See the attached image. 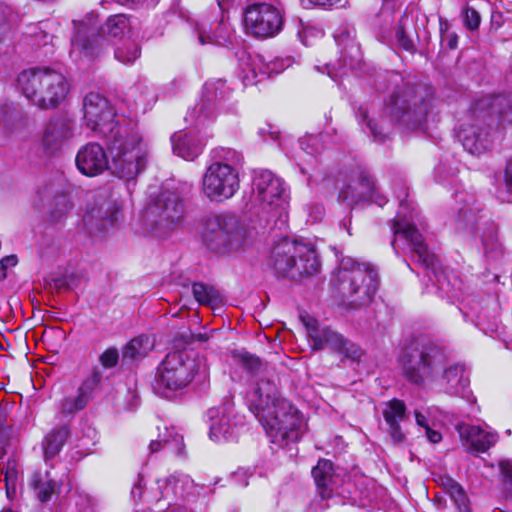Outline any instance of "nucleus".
<instances>
[{
    "label": "nucleus",
    "instance_id": "obj_1",
    "mask_svg": "<svg viewBox=\"0 0 512 512\" xmlns=\"http://www.w3.org/2000/svg\"><path fill=\"white\" fill-rule=\"evenodd\" d=\"M84 122L92 131L102 135L112 156L111 171L130 185L142 173L149 161L150 148L137 125L116 119L108 100L98 93H89L83 102Z\"/></svg>",
    "mask_w": 512,
    "mask_h": 512
},
{
    "label": "nucleus",
    "instance_id": "obj_2",
    "mask_svg": "<svg viewBox=\"0 0 512 512\" xmlns=\"http://www.w3.org/2000/svg\"><path fill=\"white\" fill-rule=\"evenodd\" d=\"M402 375L415 385L438 383L451 396L468 398L469 379L464 366L450 362L443 347L426 342L404 352L399 358Z\"/></svg>",
    "mask_w": 512,
    "mask_h": 512
},
{
    "label": "nucleus",
    "instance_id": "obj_3",
    "mask_svg": "<svg viewBox=\"0 0 512 512\" xmlns=\"http://www.w3.org/2000/svg\"><path fill=\"white\" fill-rule=\"evenodd\" d=\"M402 194L404 198L400 200L399 210L391 227L394 235L391 242L393 250L398 254L399 250L403 249V243L406 244L417 262L431 271L433 278L430 275L429 278L435 282L437 288L448 298H459L461 281L455 275H450L442 269L438 257L428 249L422 234L414 223L416 213L414 207L410 208L408 194L406 191H403Z\"/></svg>",
    "mask_w": 512,
    "mask_h": 512
},
{
    "label": "nucleus",
    "instance_id": "obj_4",
    "mask_svg": "<svg viewBox=\"0 0 512 512\" xmlns=\"http://www.w3.org/2000/svg\"><path fill=\"white\" fill-rule=\"evenodd\" d=\"M512 125V97L497 95L481 99L458 133L463 148L471 155L490 151L500 132Z\"/></svg>",
    "mask_w": 512,
    "mask_h": 512
},
{
    "label": "nucleus",
    "instance_id": "obj_5",
    "mask_svg": "<svg viewBox=\"0 0 512 512\" xmlns=\"http://www.w3.org/2000/svg\"><path fill=\"white\" fill-rule=\"evenodd\" d=\"M331 284L345 304L364 306L372 301L378 290V273L370 264L347 256L340 260Z\"/></svg>",
    "mask_w": 512,
    "mask_h": 512
},
{
    "label": "nucleus",
    "instance_id": "obj_6",
    "mask_svg": "<svg viewBox=\"0 0 512 512\" xmlns=\"http://www.w3.org/2000/svg\"><path fill=\"white\" fill-rule=\"evenodd\" d=\"M434 101L432 86L403 83L394 88L386 102V112L400 127L415 130L426 121Z\"/></svg>",
    "mask_w": 512,
    "mask_h": 512
},
{
    "label": "nucleus",
    "instance_id": "obj_7",
    "mask_svg": "<svg viewBox=\"0 0 512 512\" xmlns=\"http://www.w3.org/2000/svg\"><path fill=\"white\" fill-rule=\"evenodd\" d=\"M196 375L203 379L208 375L203 357H194L185 350L168 353L158 367L154 391L162 397L171 398L176 392L184 390Z\"/></svg>",
    "mask_w": 512,
    "mask_h": 512
},
{
    "label": "nucleus",
    "instance_id": "obj_8",
    "mask_svg": "<svg viewBox=\"0 0 512 512\" xmlns=\"http://www.w3.org/2000/svg\"><path fill=\"white\" fill-rule=\"evenodd\" d=\"M74 25L76 32L71 39V55L87 60H93L106 51L108 44L104 34L119 38L130 29L129 18L124 14L110 16L100 28L94 15H89L79 23L74 21Z\"/></svg>",
    "mask_w": 512,
    "mask_h": 512
},
{
    "label": "nucleus",
    "instance_id": "obj_9",
    "mask_svg": "<svg viewBox=\"0 0 512 512\" xmlns=\"http://www.w3.org/2000/svg\"><path fill=\"white\" fill-rule=\"evenodd\" d=\"M23 95L34 105L55 108L66 98L69 84L65 76L48 67H33L23 70L17 78Z\"/></svg>",
    "mask_w": 512,
    "mask_h": 512
},
{
    "label": "nucleus",
    "instance_id": "obj_10",
    "mask_svg": "<svg viewBox=\"0 0 512 512\" xmlns=\"http://www.w3.org/2000/svg\"><path fill=\"white\" fill-rule=\"evenodd\" d=\"M271 265L279 277L292 280L318 272L320 263L311 244L283 238L272 251Z\"/></svg>",
    "mask_w": 512,
    "mask_h": 512
},
{
    "label": "nucleus",
    "instance_id": "obj_11",
    "mask_svg": "<svg viewBox=\"0 0 512 512\" xmlns=\"http://www.w3.org/2000/svg\"><path fill=\"white\" fill-rule=\"evenodd\" d=\"M202 240L215 253L231 254L242 248L244 235L234 217L211 214L203 221Z\"/></svg>",
    "mask_w": 512,
    "mask_h": 512
},
{
    "label": "nucleus",
    "instance_id": "obj_12",
    "mask_svg": "<svg viewBox=\"0 0 512 512\" xmlns=\"http://www.w3.org/2000/svg\"><path fill=\"white\" fill-rule=\"evenodd\" d=\"M480 210L472 197L470 200L463 198V205L457 209L456 229L479 232L486 260L498 263L503 258V250L497 239V228L488 221L481 223Z\"/></svg>",
    "mask_w": 512,
    "mask_h": 512
},
{
    "label": "nucleus",
    "instance_id": "obj_13",
    "mask_svg": "<svg viewBox=\"0 0 512 512\" xmlns=\"http://www.w3.org/2000/svg\"><path fill=\"white\" fill-rule=\"evenodd\" d=\"M182 200L175 192L164 191L143 212L142 221L153 234L162 237L183 218Z\"/></svg>",
    "mask_w": 512,
    "mask_h": 512
},
{
    "label": "nucleus",
    "instance_id": "obj_14",
    "mask_svg": "<svg viewBox=\"0 0 512 512\" xmlns=\"http://www.w3.org/2000/svg\"><path fill=\"white\" fill-rule=\"evenodd\" d=\"M334 40L339 48L340 59L337 63H326L323 69L334 81L347 75L349 70H354L362 60L360 46L355 41V28L350 24L339 25L334 33Z\"/></svg>",
    "mask_w": 512,
    "mask_h": 512
},
{
    "label": "nucleus",
    "instance_id": "obj_15",
    "mask_svg": "<svg viewBox=\"0 0 512 512\" xmlns=\"http://www.w3.org/2000/svg\"><path fill=\"white\" fill-rule=\"evenodd\" d=\"M287 190L284 181L269 170L255 171L252 180V201L267 213L284 209Z\"/></svg>",
    "mask_w": 512,
    "mask_h": 512
},
{
    "label": "nucleus",
    "instance_id": "obj_16",
    "mask_svg": "<svg viewBox=\"0 0 512 512\" xmlns=\"http://www.w3.org/2000/svg\"><path fill=\"white\" fill-rule=\"evenodd\" d=\"M240 186L237 168L226 164H210L202 177V192L215 202H222L235 195Z\"/></svg>",
    "mask_w": 512,
    "mask_h": 512
},
{
    "label": "nucleus",
    "instance_id": "obj_17",
    "mask_svg": "<svg viewBox=\"0 0 512 512\" xmlns=\"http://www.w3.org/2000/svg\"><path fill=\"white\" fill-rule=\"evenodd\" d=\"M233 89L223 79L205 82L200 100L188 111L191 123L204 124L212 119L220 107L230 99Z\"/></svg>",
    "mask_w": 512,
    "mask_h": 512
},
{
    "label": "nucleus",
    "instance_id": "obj_18",
    "mask_svg": "<svg viewBox=\"0 0 512 512\" xmlns=\"http://www.w3.org/2000/svg\"><path fill=\"white\" fill-rule=\"evenodd\" d=\"M244 26L256 38L274 37L282 30L283 15L271 4L254 3L245 9Z\"/></svg>",
    "mask_w": 512,
    "mask_h": 512
},
{
    "label": "nucleus",
    "instance_id": "obj_19",
    "mask_svg": "<svg viewBox=\"0 0 512 512\" xmlns=\"http://www.w3.org/2000/svg\"><path fill=\"white\" fill-rule=\"evenodd\" d=\"M313 350H321L326 347L340 355H344L353 361H359L362 349L355 343L344 338L341 334L328 327H319L317 322L310 318L304 322Z\"/></svg>",
    "mask_w": 512,
    "mask_h": 512
},
{
    "label": "nucleus",
    "instance_id": "obj_20",
    "mask_svg": "<svg viewBox=\"0 0 512 512\" xmlns=\"http://www.w3.org/2000/svg\"><path fill=\"white\" fill-rule=\"evenodd\" d=\"M239 76L244 85H256L273 74H278L292 64L290 58L276 59L265 62L259 54H251L245 50L237 53Z\"/></svg>",
    "mask_w": 512,
    "mask_h": 512
},
{
    "label": "nucleus",
    "instance_id": "obj_21",
    "mask_svg": "<svg viewBox=\"0 0 512 512\" xmlns=\"http://www.w3.org/2000/svg\"><path fill=\"white\" fill-rule=\"evenodd\" d=\"M209 437L217 443L231 442L238 438L242 422L229 405L213 407L207 412Z\"/></svg>",
    "mask_w": 512,
    "mask_h": 512
},
{
    "label": "nucleus",
    "instance_id": "obj_22",
    "mask_svg": "<svg viewBox=\"0 0 512 512\" xmlns=\"http://www.w3.org/2000/svg\"><path fill=\"white\" fill-rule=\"evenodd\" d=\"M75 163L77 169L89 177L98 176L110 168L105 149L96 142H89L80 147Z\"/></svg>",
    "mask_w": 512,
    "mask_h": 512
},
{
    "label": "nucleus",
    "instance_id": "obj_23",
    "mask_svg": "<svg viewBox=\"0 0 512 512\" xmlns=\"http://www.w3.org/2000/svg\"><path fill=\"white\" fill-rule=\"evenodd\" d=\"M74 126L75 123L65 115L52 117L47 123L42 136L45 150L50 153L59 150L64 143L73 137Z\"/></svg>",
    "mask_w": 512,
    "mask_h": 512
},
{
    "label": "nucleus",
    "instance_id": "obj_24",
    "mask_svg": "<svg viewBox=\"0 0 512 512\" xmlns=\"http://www.w3.org/2000/svg\"><path fill=\"white\" fill-rule=\"evenodd\" d=\"M374 189L371 176L365 170H358L354 172L350 182L341 189L338 198L348 206H352L370 199Z\"/></svg>",
    "mask_w": 512,
    "mask_h": 512
},
{
    "label": "nucleus",
    "instance_id": "obj_25",
    "mask_svg": "<svg viewBox=\"0 0 512 512\" xmlns=\"http://www.w3.org/2000/svg\"><path fill=\"white\" fill-rule=\"evenodd\" d=\"M305 428L304 418L297 409L287 418H281L279 425L268 434V437L272 443L284 448L290 443L297 442L304 433Z\"/></svg>",
    "mask_w": 512,
    "mask_h": 512
},
{
    "label": "nucleus",
    "instance_id": "obj_26",
    "mask_svg": "<svg viewBox=\"0 0 512 512\" xmlns=\"http://www.w3.org/2000/svg\"><path fill=\"white\" fill-rule=\"evenodd\" d=\"M161 498L168 500V505L190 495L194 489V481L184 473H174L157 481Z\"/></svg>",
    "mask_w": 512,
    "mask_h": 512
},
{
    "label": "nucleus",
    "instance_id": "obj_27",
    "mask_svg": "<svg viewBox=\"0 0 512 512\" xmlns=\"http://www.w3.org/2000/svg\"><path fill=\"white\" fill-rule=\"evenodd\" d=\"M296 410L297 408L290 401L281 397L253 413L259 419L268 435L279 425L281 418H287Z\"/></svg>",
    "mask_w": 512,
    "mask_h": 512
},
{
    "label": "nucleus",
    "instance_id": "obj_28",
    "mask_svg": "<svg viewBox=\"0 0 512 512\" xmlns=\"http://www.w3.org/2000/svg\"><path fill=\"white\" fill-rule=\"evenodd\" d=\"M458 432L470 451L485 452L498 441L497 433L486 431L480 426L461 424Z\"/></svg>",
    "mask_w": 512,
    "mask_h": 512
},
{
    "label": "nucleus",
    "instance_id": "obj_29",
    "mask_svg": "<svg viewBox=\"0 0 512 512\" xmlns=\"http://www.w3.org/2000/svg\"><path fill=\"white\" fill-rule=\"evenodd\" d=\"M173 151L185 160H194L205 146V140L195 131H179L171 136Z\"/></svg>",
    "mask_w": 512,
    "mask_h": 512
},
{
    "label": "nucleus",
    "instance_id": "obj_30",
    "mask_svg": "<svg viewBox=\"0 0 512 512\" xmlns=\"http://www.w3.org/2000/svg\"><path fill=\"white\" fill-rule=\"evenodd\" d=\"M198 39L200 44L224 45L230 35V26L223 19L210 23L203 19L197 23Z\"/></svg>",
    "mask_w": 512,
    "mask_h": 512
},
{
    "label": "nucleus",
    "instance_id": "obj_31",
    "mask_svg": "<svg viewBox=\"0 0 512 512\" xmlns=\"http://www.w3.org/2000/svg\"><path fill=\"white\" fill-rule=\"evenodd\" d=\"M383 416L389 426V435L395 444L405 440V434L400 427V421L406 417V405L402 400L392 399L386 404Z\"/></svg>",
    "mask_w": 512,
    "mask_h": 512
},
{
    "label": "nucleus",
    "instance_id": "obj_32",
    "mask_svg": "<svg viewBox=\"0 0 512 512\" xmlns=\"http://www.w3.org/2000/svg\"><path fill=\"white\" fill-rule=\"evenodd\" d=\"M281 397L273 381L261 378L257 382L254 390L249 394V409L251 412H255Z\"/></svg>",
    "mask_w": 512,
    "mask_h": 512
},
{
    "label": "nucleus",
    "instance_id": "obj_33",
    "mask_svg": "<svg viewBox=\"0 0 512 512\" xmlns=\"http://www.w3.org/2000/svg\"><path fill=\"white\" fill-rule=\"evenodd\" d=\"M318 493L322 499H327L332 495L334 484L333 464L327 459H321L312 469Z\"/></svg>",
    "mask_w": 512,
    "mask_h": 512
},
{
    "label": "nucleus",
    "instance_id": "obj_34",
    "mask_svg": "<svg viewBox=\"0 0 512 512\" xmlns=\"http://www.w3.org/2000/svg\"><path fill=\"white\" fill-rule=\"evenodd\" d=\"M164 447L178 456L184 455L183 436L177 433L175 428L166 427L164 433H160L157 440L150 442V454L156 453Z\"/></svg>",
    "mask_w": 512,
    "mask_h": 512
},
{
    "label": "nucleus",
    "instance_id": "obj_35",
    "mask_svg": "<svg viewBox=\"0 0 512 512\" xmlns=\"http://www.w3.org/2000/svg\"><path fill=\"white\" fill-rule=\"evenodd\" d=\"M115 220V213L108 215L107 210H104L102 206L91 208L83 217L84 225L91 234L104 231Z\"/></svg>",
    "mask_w": 512,
    "mask_h": 512
},
{
    "label": "nucleus",
    "instance_id": "obj_36",
    "mask_svg": "<svg viewBox=\"0 0 512 512\" xmlns=\"http://www.w3.org/2000/svg\"><path fill=\"white\" fill-rule=\"evenodd\" d=\"M70 431L66 425L51 430L43 441V450L46 460L53 459L64 446Z\"/></svg>",
    "mask_w": 512,
    "mask_h": 512
},
{
    "label": "nucleus",
    "instance_id": "obj_37",
    "mask_svg": "<svg viewBox=\"0 0 512 512\" xmlns=\"http://www.w3.org/2000/svg\"><path fill=\"white\" fill-rule=\"evenodd\" d=\"M440 481L459 512H470L469 499L461 485L449 476L441 477Z\"/></svg>",
    "mask_w": 512,
    "mask_h": 512
},
{
    "label": "nucleus",
    "instance_id": "obj_38",
    "mask_svg": "<svg viewBox=\"0 0 512 512\" xmlns=\"http://www.w3.org/2000/svg\"><path fill=\"white\" fill-rule=\"evenodd\" d=\"M31 485L37 491V497L41 502L49 501L59 488L49 472L35 473Z\"/></svg>",
    "mask_w": 512,
    "mask_h": 512
},
{
    "label": "nucleus",
    "instance_id": "obj_39",
    "mask_svg": "<svg viewBox=\"0 0 512 512\" xmlns=\"http://www.w3.org/2000/svg\"><path fill=\"white\" fill-rule=\"evenodd\" d=\"M153 347V342L148 336L141 335L132 339L124 346L122 357L124 361H133L144 357Z\"/></svg>",
    "mask_w": 512,
    "mask_h": 512
},
{
    "label": "nucleus",
    "instance_id": "obj_40",
    "mask_svg": "<svg viewBox=\"0 0 512 512\" xmlns=\"http://www.w3.org/2000/svg\"><path fill=\"white\" fill-rule=\"evenodd\" d=\"M130 98L133 99L135 105L145 112L156 102V93L152 87L145 84L138 83L133 86L129 93Z\"/></svg>",
    "mask_w": 512,
    "mask_h": 512
},
{
    "label": "nucleus",
    "instance_id": "obj_41",
    "mask_svg": "<svg viewBox=\"0 0 512 512\" xmlns=\"http://www.w3.org/2000/svg\"><path fill=\"white\" fill-rule=\"evenodd\" d=\"M71 209L72 204L66 194L56 195L50 203L47 218L54 223L61 222Z\"/></svg>",
    "mask_w": 512,
    "mask_h": 512
},
{
    "label": "nucleus",
    "instance_id": "obj_42",
    "mask_svg": "<svg viewBox=\"0 0 512 512\" xmlns=\"http://www.w3.org/2000/svg\"><path fill=\"white\" fill-rule=\"evenodd\" d=\"M141 51L138 44L132 40H126L115 48V59L125 65L134 63L140 57Z\"/></svg>",
    "mask_w": 512,
    "mask_h": 512
},
{
    "label": "nucleus",
    "instance_id": "obj_43",
    "mask_svg": "<svg viewBox=\"0 0 512 512\" xmlns=\"http://www.w3.org/2000/svg\"><path fill=\"white\" fill-rule=\"evenodd\" d=\"M356 117L361 126L366 125L374 141L383 142L386 139L388 133L379 127L378 123L374 119L369 117V112L366 108L360 106L357 109Z\"/></svg>",
    "mask_w": 512,
    "mask_h": 512
},
{
    "label": "nucleus",
    "instance_id": "obj_44",
    "mask_svg": "<svg viewBox=\"0 0 512 512\" xmlns=\"http://www.w3.org/2000/svg\"><path fill=\"white\" fill-rule=\"evenodd\" d=\"M192 293L196 301L202 305H212L219 299V294L213 287L200 282L192 285Z\"/></svg>",
    "mask_w": 512,
    "mask_h": 512
},
{
    "label": "nucleus",
    "instance_id": "obj_45",
    "mask_svg": "<svg viewBox=\"0 0 512 512\" xmlns=\"http://www.w3.org/2000/svg\"><path fill=\"white\" fill-rule=\"evenodd\" d=\"M215 161L213 163H221L237 168L242 163V154L235 149L218 147L214 150Z\"/></svg>",
    "mask_w": 512,
    "mask_h": 512
},
{
    "label": "nucleus",
    "instance_id": "obj_46",
    "mask_svg": "<svg viewBox=\"0 0 512 512\" xmlns=\"http://www.w3.org/2000/svg\"><path fill=\"white\" fill-rule=\"evenodd\" d=\"M234 358L250 374L260 373L264 368V364L262 363V361L255 355H252L248 352H245V351L235 352Z\"/></svg>",
    "mask_w": 512,
    "mask_h": 512
},
{
    "label": "nucleus",
    "instance_id": "obj_47",
    "mask_svg": "<svg viewBox=\"0 0 512 512\" xmlns=\"http://www.w3.org/2000/svg\"><path fill=\"white\" fill-rule=\"evenodd\" d=\"M101 379V371L98 368H94L90 375L82 382L78 389V394L82 396V398H84L87 402H89L93 391L100 384Z\"/></svg>",
    "mask_w": 512,
    "mask_h": 512
},
{
    "label": "nucleus",
    "instance_id": "obj_48",
    "mask_svg": "<svg viewBox=\"0 0 512 512\" xmlns=\"http://www.w3.org/2000/svg\"><path fill=\"white\" fill-rule=\"evenodd\" d=\"M87 401L82 398L78 393L75 397H66L60 403L59 411L62 415H71L75 412L82 410L86 405Z\"/></svg>",
    "mask_w": 512,
    "mask_h": 512
},
{
    "label": "nucleus",
    "instance_id": "obj_49",
    "mask_svg": "<svg viewBox=\"0 0 512 512\" xmlns=\"http://www.w3.org/2000/svg\"><path fill=\"white\" fill-rule=\"evenodd\" d=\"M322 135H311L300 140L302 151L308 156H314L320 153L322 147Z\"/></svg>",
    "mask_w": 512,
    "mask_h": 512
},
{
    "label": "nucleus",
    "instance_id": "obj_50",
    "mask_svg": "<svg viewBox=\"0 0 512 512\" xmlns=\"http://www.w3.org/2000/svg\"><path fill=\"white\" fill-rule=\"evenodd\" d=\"M441 43L453 50L457 48L458 36L455 32L449 31L447 23H440Z\"/></svg>",
    "mask_w": 512,
    "mask_h": 512
},
{
    "label": "nucleus",
    "instance_id": "obj_51",
    "mask_svg": "<svg viewBox=\"0 0 512 512\" xmlns=\"http://www.w3.org/2000/svg\"><path fill=\"white\" fill-rule=\"evenodd\" d=\"M119 360V352L116 348L111 347L106 349L100 356L99 362L105 369L113 368L117 365Z\"/></svg>",
    "mask_w": 512,
    "mask_h": 512
},
{
    "label": "nucleus",
    "instance_id": "obj_52",
    "mask_svg": "<svg viewBox=\"0 0 512 512\" xmlns=\"http://www.w3.org/2000/svg\"><path fill=\"white\" fill-rule=\"evenodd\" d=\"M463 22L469 30H476L480 25L481 18L474 8L466 7L463 11Z\"/></svg>",
    "mask_w": 512,
    "mask_h": 512
},
{
    "label": "nucleus",
    "instance_id": "obj_53",
    "mask_svg": "<svg viewBox=\"0 0 512 512\" xmlns=\"http://www.w3.org/2000/svg\"><path fill=\"white\" fill-rule=\"evenodd\" d=\"M395 37L399 46L405 49L406 51L413 52L415 50L414 43L412 39L408 37L402 23L399 24L396 30Z\"/></svg>",
    "mask_w": 512,
    "mask_h": 512
},
{
    "label": "nucleus",
    "instance_id": "obj_54",
    "mask_svg": "<svg viewBox=\"0 0 512 512\" xmlns=\"http://www.w3.org/2000/svg\"><path fill=\"white\" fill-rule=\"evenodd\" d=\"M185 84V77L183 75L175 76L170 83L165 87L166 92L170 95L176 94Z\"/></svg>",
    "mask_w": 512,
    "mask_h": 512
},
{
    "label": "nucleus",
    "instance_id": "obj_55",
    "mask_svg": "<svg viewBox=\"0 0 512 512\" xmlns=\"http://www.w3.org/2000/svg\"><path fill=\"white\" fill-rule=\"evenodd\" d=\"M501 475L503 477L504 485L512 484V462L501 461L499 463Z\"/></svg>",
    "mask_w": 512,
    "mask_h": 512
},
{
    "label": "nucleus",
    "instance_id": "obj_56",
    "mask_svg": "<svg viewBox=\"0 0 512 512\" xmlns=\"http://www.w3.org/2000/svg\"><path fill=\"white\" fill-rule=\"evenodd\" d=\"M429 414H430V408H426L423 410H418V409L415 410L414 416H415V421H416L417 425L420 427H423L424 429H428V427H430L429 422H428Z\"/></svg>",
    "mask_w": 512,
    "mask_h": 512
},
{
    "label": "nucleus",
    "instance_id": "obj_57",
    "mask_svg": "<svg viewBox=\"0 0 512 512\" xmlns=\"http://www.w3.org/2000/svg\"><path fill=\"white\" fill-rule=\"evenodd\" d=\"M117 2L122 5H128L137 8L142 6H154L159 2V0H117Z\"/></svg>",
    "mask_w": 512,
    "mask_h": 512
},
{
    "label": "nucleus",
    "instance_id": "obj_58",
    "mask_svg": "<svg viewBox=\"0 0 512 512\" xmlns=\"http://www.w3.org/2000/svg\"><path fill=\"white\" fill-rule=\"evenodd\" d=\"M324 216V208L320 204L312 205L309 208V217L313 222L320 221Z\"/></svg>",
    "mask_w": 512,
    "mask_h": 512
},
{
    "label": "nucleus",
    "instance_id": "obj_59",
    "mask_svg": "<svg viewBox=\"0 0 512 512\" xmlns=\"http://www.w3.org/2000/svg\"><path fill=\"white\" fill-rule=\"evenodd\" d=\"M504 182L510 193H512V158L507 162L504 170Z\"/></svg>",
    "mask_w": 512,
    "mask_h": 512
},
{
    "label": "nucleus",
    "instance_id": "obj_60",
    "mask_svg": "<svg viewBox=\"0 0 512 512\" xmlns=\"http://www.w3.org/2000/svg\"><path fill=\"white\" fill-rule=\"evenodd\" d=\"M425 431L427 438L429 439L430 442L438 443L441 441L442 435L438 431L433 430L430 427H428V429H425Z\"/></svg>",
    "mask_w": 512,
    "mask_h": 512
},
{
    "label": "nucleus",
    "instance_id": "obj_61",
    "mask_svg": "<svg viewBox=\"0 0 512 512\" xmlns=\"http://www.w3.org/2000/svg\"><path fill=\"white\" fill-rule=\"evenodd\" d=\"M311 3L314 5L319 6H335L340 5L343 6L344 4L341 3V0H310Z\"/></svg>",
    "mask_w": 512,
    "mask_h": 512
},
{
    "label": "nucleus",
    "instance_id": "obj_62",
    "mask_svg": "<svg viewBox=\"0 0 512 512\" xmlns=\"http://www.w3.org/2000/svg\"><path fill=\"white\" fill-rule=\"evenodd\" d=\"M0 261H1V263H3L4 267L7 269L8 267H14L17 264L18 259H17L16 255H8Z\"/></svg>",
    "mask_w": 512,
    "mask_h": 512
},
{
    "label": "nucleus",
    "instance_id": "obj_63",
    "mask_svg": "<svg viewBox=\"0 0 512 512\" xmlns=\"http://www.w3.org/2000/svg\"><path fill=\"white\" fill-rule=\"evenodd\" d=\"M131 494L134 499H141L142 497V479H139L138 483L133 486Z\"/></svg>",
    "mask_w": 512,
    "mask_h": 512
},
{
    "label": "nucleus",
    "instance_id": "obj_64",
    "mask_svg": "<svg viewBox=\"0 0 512 512\" xmlns=\"http://www.w3.org/2000/svg\"><path fill=\"white\" fill-rule=\"evenodd\" d=\"M504 496L506 499L512 501V484L504 485Z\"/></svg>",
    "mask_w": 512,
    "mask_h": 512
}]
</instances>
